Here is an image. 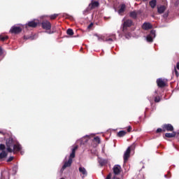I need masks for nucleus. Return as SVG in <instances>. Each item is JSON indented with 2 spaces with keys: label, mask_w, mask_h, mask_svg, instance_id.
Returning a JSON list of instances; mask_svg holds the SVG:
<instances>
[{
  "label": "nucleus",
  "mask_w": 179,
  "mask_h": 179,
  "mask_svg": "<svg viewBox=\"0 0 179 179\" xmlns=\"http://www.w3.org/2000/svg\"><path fill=\"white\" fill-rule=\"evenodd\" d=\"M6 145L7 151L9 152V153H16L22 150V145L11 137L6 140Z\"/></svg>",
  "instance_id": "1"
},
{
  "label": "nucleus",
  "mask_w": 179,
  "mask_h": 179,
  "mask_svg": "<svg viewBox=\"0 0 179 179\" xmlns=\"http://www.w3.org/2000/svg\"><path fill=\"white\" fill-rule=\"evenodd\" d=\"M131 149H135V144H133L130 147H128V148L125 151V152L124 154V163H127V162L128 161V159H129V156L131 155Z\"/></svg>",
  "instance_id": "2"
},
{
  "label": "nucleus",
  "mask_w": 179,
  "mask_h": 179,
  "mask_svg": "<svg viewBox=\"0 0 179 179\" xmlns=\"http://www.w3.org/2000/svg\"><path fill=\"white\" fill-rule=\"evenodd\" d=\"M155 37H156V31L152 30L150 34L147 36V41H148V43H152Z\"/></svg>",
  "instance_id": "3"
},
{
  "label": "nucleus",
  "mask_w": 179,
  "mask_h": 179,
  "mask_svg": "<svg viewBox=\"0 0 179 179\" xmlns=\"http://www.w3.org/2000/svg\"><path fill=\"white\" fill-rule=\"evenodd\" d=\"M142 15V11L138 10V11H132L130 13V16L133 19H136V17H138L139 16Z\"/></svg>",
  "instance_id": "4"
},
{
  "label": "nucleus",
  "mask_w": 179,
  "mask_h": 179,
  "mask_svg": "<svg viewBox=\"0 0 179 179\" xmlns=\"http://www.w3.org/2000/svg\"><path fill=\"white\" fill-rule=\"evenodd\" d=\"M42 27L45 30H50V29H51V22H50V21H43L42 22Z\"/></svg>",
  "instance_id": "5"
},
{
  "label": "nucleus",
  "mask_w": 179,
  "mask_h": 179,
  "mask_svg": "<svg viewBox=\"0 0 179 179\" xmlns=\"http://www.w3.org/2000/svg\"><path fill=\"white\" fill-rule=\"evenodd\" d=\"M10 31L14 34H17L22 31V28H20V27L14 26L10 29Z\"/></svg>",
  "instance_id": "6"
},
{
  "label": "nucleus",
  "mask_w": 179,
  "mask_h": 179,
  "mask_svg": "<svg viewBox=\"0 0 179 179\" xmlns=\"http://www.w3.org/2000/svg\"><path fill=\"white\" fill-rule=\"evenodd\" d=\"M131 26H132V20H127L124 21L123 24V31L127 30V27H131Z\"/></svg>",
  "instance_id": "7"
},
{
  "label": "nucleus",
  "mask_w": 179,
  "mask_h": 179,
  "mask_svg": "<svg viewBox=\"0 0 179 179\" xmlns=\"http://www.w3.org/2000/svg\"><path fill=\"white\" fill-rule=\"evenodd\" d=\"M157 84L159 87H164V86H166V80L163 78H159L157 80Z\"/></svg>",
  "instance_id": "8"
},
{
  "label": "nucleus",
  "mask_w": 179,
  "mask_h": 179,
  "mask_svg": "<svg viewBox=\"0 0 179 179\" xmlns=\"http://www.w3.org/2000/svg\"><path fill=\"white\" fill-rule=\"evenodd\" d=\"M113 173L115 176H118L121 173V166L115 165L113 167Z\"/></svg>",
  "instance_id": "9"
},
{
  "label": "nucleus",
  "mask_w": 179,
  "mask_h": 179,
  "mask_svg": "<svg viewBox=\"0 0 179 179\" xmlns=\"http://www.w3.org/2000/svg\"><path fill=\"white\" fill-rule=\"evenodd\" d=\"M79 172L82 174L83 178L87 176V171H86V169H85V167L80 166L79 168Z\"/></svg>",
  "instance_id": "10"
},
{
  "label": "nucleus",
  "mask_w": 179,
  "mask_h": 179,
  "mask_svg": "<svg viewBox=\"0 0 179 179\" xmlns=\"http://www.w3.org/2000/svg\"><path fill=\"white\" fill-rule=\"evenodd\" d=\"M164 128L168 131V132H173V131H174V127H173L171 124H165L164 125Z\"/></svg>",
  "instance_id": "11"
},
{
  "label": "nucleus",
  "mask_w": 179,
  "mask_h": 179,
  "mask_svg": "<svg viewBox=\"0 0 179 179\" xmlns=\"http://www.w3.org/2000/svg\"><path fill=\"white\" fill-rule=\"evenodd\" d=\"M142 28L144 30H149V29H152V24L149 23V22H145Z\"/></svg>",
  "instance_id": "12"
},
{
  "label": "nucleus",
  "mask_w": 179,
  "mask_h": 179,
  "mask_svg": "<svg viewBox=\"0 0 179 179\" xmlns=\"http://www.w3.org/2000/svg\"><path fill=\"white\" fill-rule=\"evenodd\" d=\"M71 164H72V159H69L68 162H65L62 166V169L65 170L66 167H71Z\"/></svg>",
  "instance_id": "13"
},
{
  "label": "nucleus",
  "mask_w": 179,
  "mask_h": 179,
  "mask_svg": "<svg viewBox=\"0 0 179 179\" xmlns=\"http://www.w3.org/2000/svg\"><path fill=\"white\" fill-rule=\"evenodd\" d=\"M99 1H92L91 4H90V9H94V8H97L99 6Z\"/></svg>",
  "instance_id": "14"
},
{
  "label": "nucleus",
  "mask_w": 179,
  "mask_h": 179,
  "mask_svg": "<svg viewBox=\"0 0 179 179\" xmlns=\"http://www.w3.org/2000/svg\"><path fill=\"white\" fill-rule=\"evenodd\" d=\"M9 178V172L4 171L1 172V179H8Z\"/></svg>",
  "instance_id": "15"
},
{
  "label": "nucleus",
  "mask_w": 179,
  "mask_h": 179,
  "mask_svg": "<svg viewBox=\"0 0 179 179\" xmlns=\"http://www.w3.org/2000/svg\"><path fill=\"white\" fill-rule=\"evenodd\" d=\"M27 26L29 27H37V22L34 21H31L28 22L27 25H25V27H27Z\"/></svg>",
  "instance_id": "16"
},
{
  "label": "nucleus",
  "mask_w": 179,
  "mask_h": 179,
  "mask_svg": "<svg viewBox=\"0 0 179 179\" xmlns=\"http://www.w3.org/2000/svg\"><path fill=\"white\" fill-rule=\"evenodd\" d=\"M164 10H166V6H160L157 8V12L158 13H164Z\"/></svg>",
  "instance_id": "17"
},
{
  "label": "nucleus",
  "mask_w": 179,
  "mask_h": 179,
  "mask_svg": "<svg viewBox=\"0 0 179 179\" xmlns=\"http://www.w3.org/2000/svg\"><path fill=\"white\" fill-rule=\"evenodd\" d=\"M8 156V152L6 151H1L0 152V160H3Z\"/></svg>",
  "instance_id": "18"
},
{
  "label": "nucleus",
  "mask_w": 179,
  "mask_h": 179,
  "mask_svg": "<svg viewBox=\"0 0 179 179\" xmlns=\"http://www.w3.org/2000/svg\"><path fill=\"white\" fill-rule=\"evenodd\" d=\"M125 8H126L125 4H122L120 6V8L118 10V14L122 15V13H124V12H125Z\"/></svg>",
  "instance_id": "19"
},
{
  "label": "nucleus",
  "mask_w": 179,
  "mask_h": 179,
  "mask_svg": "<svg viewBox=\"0 0 179 179\" xmlns=\"http://www.w3.org/2000/svg\"><path fill=\"white\" fill-rule=\"evenodd\" d=\"M110 38L105 40V41H115L117 40V38L115 37V34H110L109 36Z\"/></svg>",
  "instance_id": "20"
},
{
  "label": "nucleus",
  "mask_w": 179,
  "mask_h": 179,
  "mask_svg": "<svg viewBox=\"0 0 179 179\" xmlns=\"http://www.w3.org/2000/svg\"><path fill=\"white\" fill-rule=\"evenodd\" d=\"M76 149H78V146H76L72 149V152L69 157V159H71V160L75 157V152H76Z\"/></svg>",
  "instance_id": "21"
},
{
  "label": "nucleus",
  "mask_w": 179,
  "mask_h": 179,
  "mask_svg": "<svg viewBox=\"0 0 179 179\" xmlns=\"http://www.w3.org/2000/svg\"><path fill=\"white\" fill-rule=\"evenodd\" d=\"M176 132H172V133H166L165 136L166 138H174L176 136Z\"/></svg>",
  "instance_id": "22"
},
{
  "label": "nucleus",
  "mask_w": 179,
  "mask_h": 179,
  "mask_svg": "<svg viewBox=\"0 0 179 179\" xmlns=\"http://www.w3.org/2000/svg\"><path fill=\"white\" fill-rule=\"evenodd\" d=\"M98 162H99V164H101V166H104L105 164H107L106 159H99Z\"/></svg>",
  "instance_id": "23"
},
{
  "label": "nucleus",
  "mask_w": 179,
  "mask_h": 179,
  "mask_svg": "<svg viewBox=\"0 0 179 179\" xmlns=\"http://www.w3.org/2000/svg\"><path fill=\"white\" fill-rule=\"evenodd\" d=\"M150 6H151V8H155L156 6V0H152L151 1H150Z\"/></svg>",
  "instance_id": "24"
},
{
  "label": "nucleus",
  "mask_w": 179,
  "mask_h": 179,
  "mask_svg": "<svg viewBox=\"0 0 179 179\" xmlns=\"http://www.w3.org/2000/svg\"><path fill=\"white\" fill-rule=\"evenodd\" d=\"M97 38H98V41H106V39H104V36H99V35H95Z\"/></svg>",
  "instance_id": "25"
},
{
  "label": "nucleus",
  "mask_w": 179,
  "mask_h": 179,
  "mask_svg": "<svg viewBox=\"0 0 179 179\" xmlns=\"http://www.w3.org/2000/svg\"><path fill=\"white\" fill-rule=\"evenodd\" d=\"M127 134V132L124 131H120L117 133V136H120V138L122 136H125V134Z\"/></svg>",
  "instance_id": "26"
},
{
  "label": "nucleus",
  "mask_w": 179,
  "mask_h": 179,
  "mask_svg": "<svg viewBox=\"0 0 179 179\" xmlns=\"http://www.w3.org/2000/svg\"><path fill=\"white\" fill-rule=\"evenodd\" d=\"M66 33L69 36H73V30H72V29H67Z\"/></svg>",
  "instance_id": "27"
},
{
  "label": "nucleus",
  "mask_w": 179,
  "mask_h": 179,
  "mask_svg": "<svg viewBox=\"0 0 179 179\" xmlns=\"http://www.w3.org/2000/svg\"><path fill=\"white\" fill-rule=\"evenodd\" d=\"M8 36H3L0 35L1 41H5V40H8Z\"/></svg>",
  "instance_id": "28"
},
{
  "label": "nucleus",
  "mask_w": 179,
  "mask_h": 179,
  "mask_svg": "<svg viewBox=\"0 0 179 179\" xmlns=\"http://www.w3.org/2000/svg\"><path fill=\"white\" fill-rule=\"evenodd\" d=\"M56 17H58V14H54L50 16V18L52 20L56 19Z\"/></svg>",
  "instance_id": "29"
},
{
  "label": "nucleus",
  "mask_w": 179,
  "mask_h": 179,
  "mask_svg": "<svg viewBox=\"0 0 179 179\" xmlns=\"http://www.w3.org/2000/svg\"><path fill=\"white\" fill-rule=\"evenodd\" d=\"M6 147L3 144H0V150L5 151Z\"/></svg>",
  "instance_id": "30"
},
{
  "label": "nucleus",
  "mask_w": 179,
  "mask_h": 179,
  "mask_svg": "<svg viewBox=\"0 0 179 179\" xmlns=\"http://www.w3.org/2000/svg\"><path fill=\"white\" fill-rule=\"evenodd\" d=\"M155 103H159V101H160V97L156 96L155 99Z\"/></svg>",
  "instance_id": "31"
},
{
  "label": "nucleus",
  "mask_w": 179,
  "mask_h": 179,
  "mask_svg": "<svg viewBox=\"0 0 179 179\" xmlns=\"http://www.w3.org/2000/svg\"><path fill=\"white\" fill-rule=\"evenodd\" d=\"M94 141H96V142H97L98 143H100V138L99 137H94Z\"/></svg>",
  "instance_id": "32"
},
{
  "label": "nucleus",
  "mask_w": 179,
  "mask_h": 179,
  "mask_svg": "<svg viewBox=\"0 0 179 179\" xmlns=\"http://www.w3.org/2000/svg\"><path fill=\"white\" fill-rule=\"evenodd\" d=\"M12 160H13V157H10L8 159L7 162H12Z\"/></svg>",
  "instance_id": "33"
},
{
  "label": "nucleus",
  "mask_w": 179,
  "mask_h": 179,
  "mask_svg": "<svg viewBox=\"0 0 179 179\" xmlns=\"http://www.w3.org/2000/svg\"><path fill=\"white\" fill-rule=\"evenodd\" d=\"M175 73H176L177 78H178L179 73H178V71H177V69H175Z\"/></svg>",
  "instance_id": "34"
},
{
  "label": "nucleus",
  "mask_w": 179,
  "mask_h": 179,
  "mask_svg": "<svg viewBox=\"0 0 179 179\" xmlns=\"http://www.w3.org/2000/svg\"><path fill=\"white\" fill-rule=\"evenodd\" d=\"M92 27H93V23H91L90 26L87 27V29H90Z\"/></svg>",
  "instance_id": "35"
},
{
  "label": "nucleus",
  "mask_w": 179,
  "mask_h": 179,
  "mask_svg": "<svg viewBox=\"0 0 179 179\" xmlns=\"http://www.w3.org/2000/svg\"><path fill=\"white\" fill-rule=\"evenodd\" d=\"M162 131H163V129H162L161 128H159L157 129V133L159 134V132H162Z\"/></svg>",
  "instance_id": "36"
},
{
  "label": "nucleus",
  "mask_w": 179,
  "mask_h": 179,
  "mask_svg": "<svg viewBox=\"0 0 179 179\" xmlns=\"http://www.w3.org/2000/svg\"><path fill=\"white\" fill-rule=\"evenodd\" d=\"M3 54V50H2V48H0V55H2Z\"/></svg>",
  "instance_id": "37"
},
{
  "label": "nucleus",
  "mask_w": 179,
  "mask_h": 179,
  "mask_svg": "<svg viewBox=\"0 0 179 179\" xmlns=\"http://www.w3.org/2000/svg\"><path fill=\"white\" fill-rule=\"evenodd\" d=\"M131 129H132V127L131 126H129L127 129V131L128 132H131Z\"/></svg>",
  "instance_id": "38"
},
{
  "label": "nucleus",
  "mask_w": 179,
  "mask_h": 179,
  "mask_svg": "<svg viewBox=\"0 0 179 179\" xmlns=\"http://www.w3.org/2000/svg\"><path fill=\"white\" fill-rule=\"evenodd\" d=\"M106 179H111V175L109 174V175L106 177Z\"/></svg>",
  "instance_id": "39"
},
{
  "label": "nucleus",
  "mask_w": 179,
  "mask_h": 179,
  "mask_svg": "<svg viewBox=\"0 0 179 179\" xmlns=\"http://www.w3.org/2000/svg\"><path fill=\"white\" fill-rule=\"evenodd\" d=\"M176 68L177 69H179V63H177Z\"/></svg>",
  "instance_id": "40"
},
{
  "label": "nucleus",
  "mask_w": 179,
  "mask_h": 179,
  "mask_svg": "<svg viewBox=\"0 0 179 179\" xmlns=\"http://www.w3.org/2000/svg\"><path fill=\"white\" fill-rule=\"evenodd\" d=\"M52 33H53V32H51V31H49V32H48L49 34H52Z\"/></svg>",
  "instance_id": "41"
},
{
  "label": "nucleus",
  "mask_w": 179,
  "mask_h": 179,
  "mask_svg": "<svg viewBox=\"0 0 179 179\" xmlns=\"http://www.w3.org/2000/svg\"><path fill=\"white\" fill-rule=\"evenodd\" d=\"M60 179H65V178H60Z\"/></svg>",
  "instance_id": "42"
},
{
  "label": "nucleus",
  "mask_w": 179,
  "mask_h": 179,
  "mask_svg": "<svg viewBox=\"0 0 179 179\" xmlns=\"http://www.w3.org/2000/svg\"><path fill=\"white\" fill-rule=\"evenodd\" d=\"M165 177H167V176H166V175H165Z\"/></svg>",
  "instance_id": "43"
},
{
  "label": "nucleus",
  "mask_w": 179,
  "mask_h": 179,
  "mask_svg": "<svg viewBox=\"0 0 179 179\" xmlns=\"http://www.w3.org/2000/svg\"><path fill=\"white\" fill-rule=\"evenodd\" d=\"M143 1H148V0H143Z\"/></svg>",
  "instance_id": "44"
}]
</instances>
